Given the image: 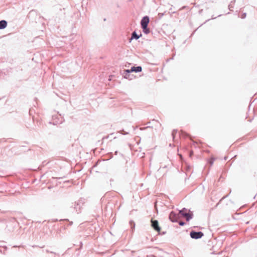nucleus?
<instances>
[{
	"label": "nucleus",
	"mask_w": 257,
	"mask_h": 257,
	"mask_svg": "<svg viewBox=\"0 0 257 257\" xmlns=\"http://www.w3.org/2000/svg\"><path fill=\"white\" fill-rule=\"evenodd\" d=\"M215 160V159L213 157H212L209 161H208V163L210 164V165H212L213 163H214V161Z\"/></svg>",
	"instance_id": "13"
},
{
	"label": "nucleus",
	"mask_w": 257,
	"mask_h": 257,
	"mask_svg": "<svg viewBox=\"0 0 257 257\" xmlns=\"http://www.w3.org/2000/svg\"><path fill=\"white\" fill-rule=\"evenodd\" d=\"M142 70L141 66L132 67L131 69H126L124 71L125 77L127 78V76L129 75L130 73L132 72H140Z\"/></svg>",
	"instance_id": "4"
},
{
	"label": "nucleus",
	"mask_w": 257,
	"mask_h": 257,
	"mask_svg": "<svg viewBox=\"0 0 257 257\" xmlns=\"http://www.w3.org/2000/svg\"><path fill=\"white\" fill-rule=\"evenodd\" d=\"M190 235L192 238L197 239L201 238L204 235V234L201 231H191Z\"/></svg>",
	"instance_id": "5"
},
{
	"label": "nucleus",
	"mask_w": 257,
	"mask_h": 257,
	"mask_svg": "<svg viewBox=\"0 0 257 257\" xmlns=\"http://www.w3.org/2000/svg\"><path fill=\"white\" fill-rule=\"evenodd\" d=\"M246 13L242 14L241 16V18H242V19L245 18L246 17Z\"/></svg>",
	"instance_id": "17"
},
{
	"label": "nucleus",
	"mask_w": 257,
	"mask_h": 257,
	"mask_svg": "<svg viewBox=\"0 0 257 257\" xmlns=\"http://www.w3.org/2000/svg\"><path fill=\"white\" fill-rule=\"evenodd\" d=\"M178 218V215L174 211L171 212L169 214V219L173 222H177Z\"/></svg>",
	"instance_id": "8"
},
{
	"label": "nucleus",
	"mask_w": 257,
	"mask_h": 257,
	"mask_svg": "<svg viewBox=\"0 0 257 257\" xmlns=\"http://www.w3.org/2000/svg\"><path fill=\"white\" fill-rule=\"evenodd\" d=\"M7 247L4 246L3 249H0V253H5V251L7 250Z\"/></svg>",
	"instance_id": "14"
},
{
	"label": "nucleus",
	"mask_w": 257,
	"mask_h": 257,
	"mask_svg": "<svg viewBox=\"0 0 257 257\" xmlns=\"http://www.w3.org/2000/svg\"><path fill=\"white\" fill-rule=\"evenodd\" d=\"M117 151H116V152H115V155H117Z\"/></svg>",
	"instance_id": "20"
},
{
	"label": "nucleus",
	"mask_w": 257,
	"mask_h": 257,
	"mask_svg": "<svg viewBox=\"0 0 257 257\" xmlns=\"http://www.w3.org/2000/svg\"><path fill=\"white\" fill-rule=\"evenodd\" d=\"M46 252H47V253H49V252H50V253H53V254H56V253H55V252H53V251H49V250H48V249H47V250H46Z\"/></svg>",
	"instance_id": "19"
},
{
	"label": "nucleus",
	"mask_w": 257,
	"mask_h": 257,
	"mask_svg": "<svg viewBox=\"0 0 257 257\" xmlns=\"http://www.w3.org/2000/svg\"><path fill=\"white\" fill-rule=\"evenodd\" d=\"M177 133V130H173L172 133V136L173 137V139H174L175 136L176 135Z\"/></svg>",
	"instance_id": "15"
},
{
	"label": "nucleus",
	"mask_w": 257,
	"mask_h": 257,
	"mask_svg": "<svg viewBox=\"0 0 257 257\" xmlns=\"http://www.w3.org/2000/svg\"><path fill=\"white\" fill-rule=\"evenodd\" d=\"M84 199L81 198L77 201L74 202L71 208L73 209V212L79 213L81 212L82 207L84 204Z\"/></svg>",
	"instance_id": "1"
},
{
	"label": "nucleus",
	"mask_w": 257,
	"mask_h": 257,
	"mask_svg": "<svg viewBox=\"0 0 257 257\" xmlns=\"http://www.w3.org/2000/svg\"><path fill=\"white\" fill-rule=\"evenodd\" d=\"M179 224L180 226H183L185 224V222L182 221H180L179 222Z\"/></svg>",
	"instance_id": "16"
},
{
	"label": "nucleus",
	"mask_w": 257,
	"mask_h": 257,
	"mask_svg": "<svg viewBox=\"0 0 257 257\" xmlns=\"http://www.w3.org/2000/svg\"><path fill=\"white\" fill-rule=\"evenodd\" d=\"M150 22L149 17L148 16L144 17L141 21V27L148 26Z\"/></svg>",
	"instance_id": "7"
},
{
	"label": "nucleus",
	"mask_w": 257,
	"mask_h": 257,
	"mask_svg": "<svg viewBox=\"0 0 257 257\" xmlns=\"http://www.w3.org/2000/svg\"><path fill=\"white\" fill-rule=\"evenodd\" d=\"M142 36V34L138 35L136 32H133L132 34V37L130 40L131 42L132 40L135 39L136 40H138L140 37Z\"/></svg>",
	"instance_id": "9"
},
{
	"label": "nucleus",
	"mask_w": 257,
	"mask_h": 257,
	"mask_svg": "<svg viewBox=\"0 0 257 257\" xmlns=\"http://www.w3.org/2000/svg\"><path fill=\"white\" fill-rule=\"evenodd\" d=\"M8 23L5 20H1L0 21V30L4 29L6 28L7 26Z\"/></svg>",
	"instance_id": "10"
},
{
	"label": "nucleus",
	"mask_w": 257,
	"mask_h": 257,
	"mask_svg": "<svg viewBox=\"0 0 257 257\" xmlns=\"http://www.w3.org/2000/svg\"><path fill=\"white\" fill-rule=\"evenodd\" d=\"M64 119L63 117L61 116L60 114L58 113L52 115V121L50 122V123H52L54 125H57L58 124H61L64 121Z\"/></svg>",
	"instance_id": "2"
},
{
	"label": "nucleus",
	"mask_w": 257,
	"mask_h": 257,
	"mask_svg": "<svg viewBox=\"0 0 257 257\" xmlns=\"http://www.w3.org/2000/svg\"><path fill=\"white\" fill-rule=\"evenodd\" d=\"M142 30H143V32L146 34H148L150 33V29L148 28V26H145V27H141Z\"/></svg>",
	"instance_id": "11"
},
{
	"label": "nucleus",
	"mask_w": 257,
	"mask_h": 257,
	"mask_svg": "<svg viewBox=\"0 0 257 257\" xmlns=\"http://www.w3.org/2000/svg\"><path fill=\"white\" fill-rule=\"evenodd\" d=\"M181 135L182 136H184L185 137H186L187 136V135L185 132H184L183 131H181Z\"/></svg>",
	"instance_id": "18"
},
{
	"label": "nucleus",
	"mask_w": 257,
	"mask_h": 257,
	"mask_svg": "<svg viewBox=\"0 0 257 257\" xmlns=\"http://www.w3.org/2000/svg\"><path fill=\"white\" fill-rule=\"evenodd\" d=\"M151 225L152 227L157 232H159L161 230L158 223V221L157 220H151Z\"/></svg>",
	"instance_id": "6"
},
{
	"label": "nucleus",
	"mask_w": 257,
	"mask_h": 257,
	"mask_svg": "<svg viewBox=\"0 0 257 257\" xmlns=\"http://www.w3.org/2000/svg\"><path fill=\"white\" fill-rule=\"evenodd\" d=\"M187 209L185 208H184L179 211V214H180L184 217H185L186 220L188 221L192 218L193 214L192 213H187Z\"/></svg>",
	"instance_id": "3"
},
{
	"label": "nucleus",
	"mask_w": 257,
	"mask_h": 257,
	"mask_svg": "<svg viewBox=\"0 0 257 257\" xmlns=\"http://www.w3.org/2000/svg\"><path fill=\"white\" fill-rule=\"evenodd\" d=\"M130 224L131 225V228H132V230H133L135 229V222L131 220V221H130Z\"/></svg>",
	"instance_id": "12"
}]
</instances>
